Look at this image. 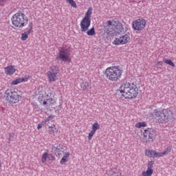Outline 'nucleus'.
<instances>
[{"label": "nucleus", "instance_id": "nucleus-1", "mask_svg": "<svg viewBox=\"0 0 176 176\" xmlns=\"http://www.w3.org/2000/svg\"><path fill=\"white\" fill-rule=\"evenodd\" d=\"M119 91L124 98H135L138 96V88L134 83L126 82L122 85Z\"/></svg>", "mask_w": 176, "mask_h": 176}, {"label": "nucleus", "instance_id": "nucleus-2", "mask_svg": "<svg viewBox=\"0 0 176 176\" xmlns=\"http://www.w3.org/2000/svg\"><path fill=\"white\" fill-rule=\"evenodd\" d=\"M153 116L157 123L164 124L174 120V115L169 109H164L162 111L155 110Z\"/></svg>", "mask_w": 176, "mask_h": 176}, {"label": "nucleus", "instance_id": "nucleus-3", "mask_svg": "<svg viewBox=\"0 0 176 176\" xmlns=\"http://www.w3.org/2000/svg\"><path fill=\"white\" fill-rule=\"evenodd\" d=\"M11 20L13 25L17 27V28H23V27H25L28 24V17L22 12L14 14Z\"/></svg>", "mask_w": 176, "mask_h": 176}, {"label": "nucleus", "instance_id": "nucleus-4", "mask_svg": "<svg viewBox=\"0 0 176 176\" xmlns=\"http://www.w3.org/2000/svg\"><path fill=\"white\" fill-rule=\"evenodd\" d=\"M105 75L107 79L111 82H118L122 76V69H119V67L113 66L108 67L105 71Z\"/></svg>", "mask_w": 176, "mask_h": 176}, {"label": "nucleus", "instance_id": "nucleus-5", "mask_svg": "<svg viewBox=\"0 0 176 176\" xmlns=\"http://www.w3.org/2000/svg\"><path fill=\"white\" fill-rule=\"evenodd\" d=\"M5 94L6 99L10 104H17V102L20 101V98H21V96L19 95V93L15 91L13 89H7Z\"/></svg>", "mask_w": 176, "mask_h": 176}, {"label": "nucleus", "instance_id": "nucleus-6", "mask_svg": "<svg viewBox=\"0 0 176 176\" xmlns=\"http://www.w3.org/2000/svg\"><path fill=\"white\" fill-rule=\"evenodd\" d=\"M93 12V10L91 8H89L85 15V17L82 19V20L80 22V28L82 32H86L89 30V27H90V24L91 23V13Z\"/></svg>", "mask_w": 176, "mask_h": 176}, {"label": "nucleus", "instance_id": "nucleus-7", "mask_svg": "<svg viewBox=\"0 0 176 176\" xmlns=\"http://www.w3.org/2000/svg\"><path fill=\"white\" fill-rule=\"evenodd\" d=\"M40 102L41 104L45 105L47 109L49 108H57V103L56 102V100L53 99V98L50 97L49 94H45L42 96V98L40 100Z\"/></svg>", "mask_w": 176, "mask_h": 176}, {"label": "nucleus", "instance_id": "nucleus-8", "mask_svg": "<svg viewBox=\"0 0 176 176\" xmlns=\"http://www.w3.org/2000/svg\"><path fill=\"white\" fill-rule=\"evenodd\" d=\"M58 56L56 57V60H61V61H64L65 63L67 61V63H71V58H69V56H71V53L69 52V50L65 47H60L58 49Z\"/></svg>", "mask_w": 176, "mask_h": 176}, {"label": "nucleus", "instance_id": "nucleus-9", "mask_svg": "<svg viewBox=\"0 0 176 176\" xmlns=\"http://www.w3.org/2000/svg\"><path fill=\"white\" fill-rule=\"evenodd\" d=\"M156 138V131L153 128H147L144 130L143 140L146 143L153 142Z\"/></svg>", "mask_w": 176, "mask_h": 176}, {"label": "nucleus", "instance_id": "nucleus-10", "mask_svg": "<svg viewBox=\"0 0 176 176\" xmlns=\"http://www.w3.org/2000/svg\"><path fill=\"white\" fill-rule=\"evenodd\" d=\"M67 151V147L64 144H55L52 146L51 152L54 153L56 157H61Z\"/></svg>", "mask_w": 176, "mask_h": 176}, {"label": "nucleus", "instance_id": "nucleus-11", "mask_svg": "<svg viewBox=\"0 0 176 176\" xmlns=\"http://www.w3.org/2000/svg\"><path fill=\"white\" fill-rule=\"evenodd\" d=\"M114 21H107L103 23L104 31L109 36H114V35H118V32L115 29V25H113Z\"/></svg>", "mask_w": 176, "mask_h": 176}, {"label": "nucleus", "instance_id": "nucleus-12", "mask_svg": "<svg viewBox=\"0 0 176 176\" xmlns=\"http://www.w3.org/2000/svg\"><path fill=\"white\" fill-rule=\"evenodd\" d=\"M146 25V21L144 19H138L132 23L133 30L136 31H142Z\"/></svg>", "mask_w": 176, "mask_h": 176}, {"label": "nucleus", "instance_id": "nucleus-13", "mask_svg": "<svg viewBox=\"0 0 176 176\" xmlns=\"http://www.w3.org/2000/svg\"><path fill=\"white\" fill-rule=\"evenodd\" d=\"M130 41V36L124 34L120 38H116L114 40V45H126Z\"/></svg>", "mask_w": 176, "mask_h": 176}, {"label": "nucleus", "instance_id": "nucleus-14", "mask_svg": "<svg viewBox=\"0 0 176 176\" xmlns=\"http://www.w3.org/2000/svg\"><path fill=\"white\" fill-rule=\"evenodd\" d=\"M97 130H100V124H98V122H96L92 125V130L89 133V135H88L89 141H90L91 138H93V135L96 134V131H97Z\"/></svg>", "mask_w": 176, "mask_h": 176}, {"label": "nucleus", "instance_id": "nucleus-15", "mask_svg": "<svg viewBox=\"0 0 176 176\" xmlns=\"http://www.w3.org/2000/svg\"><path fill=\"white\" fill-rule=\"evenodd\" d=\"M80 90L82 91H90L91 90V82H82L80 84Z\"/></svg>", "mask_w": 176, "mask_h": 176}, {"label": "nucleus", "instance_id": "nucleus-16", "mask_svg": "<svg viewBox=\"0 0 176 176\" xmlns=\"http://www.w3.org/2000/svg\"><path fill=\"white\" fill-rule=\"evenodd\" d=\"M114 23H116L115 29L117 32V35H119V34L123 31V25L119 21L116 22V21H114Z\"/></svg>", "mask_w": 176, "mask_h": 176}, {"label": "nucleus", "instance_id": "nucleus-17", "mask_svg": "<svg viewBox=\"0 0 176 176\" xmlns=\"http://www.w3.org/2000/svg\"><path fill=\"white\" fill-rule=\"evenodd\" d=\"M4 71H5V74H6V75H13V74H14V72H16V69H14V67L13 66L10 65V66L5 67Z\"/></svg>", "mask_w": 176, "mask_h": 176}, {"label": "nucleus", "instance_id": "nucleus-18", "mask_svg": "<svg viewBox=\"0 0 176 176\" xmlns=\"http://www.w3.org/2000/svg\"><path fill=\"white\" fill-rule=\"evenodd\" d=\"M28 80V78H16L12 81L11 85H19V83H21V82H27Z\"/></svg>", "mask_w": 176, "mask_h": 176}, {"label": "nucleus", "instance_id": "nucleus-19", "mask_svg": "<svg viewBox=\"0 0 176 176\" xmlns=\"http://www.w3.org/2000/svg\"><path fill=\"white\" fill-rule=\"evenodd\" d=\"M47 75L50 82H56L57 74H54L47 72Z\"/></svg>", "mask_w": 176, "mask_h": 176}, {"label": "nucleus", "instance_id": "nucleus-20", "mask_svg": "<svg viewBox=\"0 0 176 176\" xmlns=\"http://www.w3.org/2000/svg\"><path fill=\"white\" fill-rule=\"evenodd\" d=\"M31 32H33L32 30H28V31L25 32L24 33L21 34V41H27L28 38V36Z\"/></svg>", "mask_w": 176, "mask_h": 176}, {"label": "nucleus", "instance_id": "nucleus-21", "mask_svg": "<svg viewBox=\"0 0 176 176\" xmlns=\"http://www.w3.org/2000/svg\"><path fill=\"white\" fill-rule=\"evenodd\" d=\"M156 151L151 149L146 150L145 155L148 157H155Z\"/></svg>", "mask_w": 176, "mask_h": 176}, {"label": "nucleus", "instance_id": "nucleus-22", "mask_svg": "<svg viewBox=\"0 0 176 176\" xmlns=\"http://www.w3.org/2000/svg\"><path fill=\"white\" fill-rule=\"evenodd\" d=\"M155 164V161H150L147 165V171L153 173V165Z\"/></svg>", "mask_w": 176, "mask_h": 176}, {"label": "nucleus", "instance_id": "nucleus-23", "mask_svg": "<svg viewBox=\"0 0 176 176\" xmlns=\"http://www.w3.org/2000/svg\"><path fill=\"white\" fill-rule=\"evenodd\" d=\"M48 72L57 75V74L59 72L58 67L57 66H52Z\"/></svg>", "mask_w": 176, "mask_h": 176}, {"label": "nucleus", "instance_id": "nucleus-24", "mask_svg": "<svg viewBox=\"0 0 176 176\" xmlns=\"http://www.w3.org/2000/svg\"><path fill=\"white\" fill-rule=\"evenodd\" d=\"M87 31V35H88L89 36H94V35H96V30L94 29V27H93L90 30L88 29Z\"/></svg>", "mask_w": 176, "mask_h": 176}, {"label": "nucleus", "instance_id": "nucleus-25", "mask_svg": "<svg viewBox=\"0 0 176 176\" xmlns=\"http://www.w3.org/2000/svg\"><path fill=\"white\" fill-rule=\"evenodd\" d=\"M163 61L165 63V64H168V65H170V67H175V64L171 60V59H167L164 58Z\"/></svg>", "mask_w": 176, "mask_h": 176}, {"label": "nucleus", "instance_id": "nucleus-26", "mask_svg": "<svg viewBox=\"0 0 176 176\" xmlns=\"http://www.w3.org/2000/svg\"><path fill=\"white\" fill-rule=\"evenodd\" d=\"M146 123L145 122H138L135 124V127H137V129H141V127H146Z\"/></svg>", "mask_w": 176, "mask_h": 176}, {"label": "nucleus", "instance_id": "nucleus-27", "mask_svg": "<svg viewBox=\"0 0 176 176\" xmlns=\"http://www.w3.org/2000/svg\"><path fill=\"white\" fill-rule=\"evenodd\" d=\"M170 152H171V146H169L164 150V151L162 152V155H164V156L166 155H168Z\"/></svg>", "mask_w": 176, "mask_h": 176}, {"label": "nucleus", "instance_id": "nucleus-28", "mask_svg": "<svg viewBox=\"0 0 176 176\" xmlns=\"http://www.w3.org/2000/svg\"><path fill=\"white\" fill-rule=\"evenodd\" d=\"M67 3H69L72 8H77L76 3L74 0H67Z\"/></svg>", "mask_w": 176, "mask_h": 176}, {"label": "nucleus", "instance_id": "nucleus-29", "mask_svg": "<svg viewBox=\"0 0 176 176\" xmlns=\"http://www.w3.org/2000/svg\"><path fill=\"white\" fill-rule=\"evenodd\" d=\"M152 174H153V173H151V172H149V170H146V172L143 171L142 173V175L141 176H152Z\"/></svg>", "mask_w": 176, "mask_h": 176}, {"label": "nucleus", "instance_id": "nucleus-30", "mask_svg": "<svg viewBox=\"0 0 176 176\" xmlns=\"http://www.w3.org/2000/svg\"><path fill=\"white\" fill-rule=\"evenodd\" d=\"M47 159V153H44L42 156V162L45 163Z\"/></svg>", "mask_w": 176, "mask_h": 176}, {"label": "nucleus", "instance_id": "nucleus-31", "mask_svg": "<svg viewBox=\"0 0 176 176\" xmlns=\"http://www.w3.org/2000/svg\"><path fill=\"white\" fill-rule=\"evenodd\" d=\"M49 131L50 134L54 133V131H56V127L54 126L49 127Z\"/></svg>", "mask_w": 176, "mask_h": 176}, {"label": "nucleus", "instance_id": "nucleus-32", "mask_svg": "<svg viewBox=\"0 0 176 176\" xmlns=\"http://www.w3.org/2000/svg\"><path fill=\"white\" fill-rule=\"evenodd\" d=\"M164 155H163V153H157L155 151V155H154V157H163Z\"/></svg>", "mask_w": 176, "mask_h": 176}, {"label": "nucleus", "instance_id": "nucleus-33", "mask_svg": "<svg viewBox=\"0 0 176 176\" xmlns=\"http://www.w3.org/2000/svg\"><path fill=\"white\" fill-rule=\"evenodd\" d=\"M68 162V160L67 158L63 157V158L60 160V164H64L65 163H67Z\"/></svg>", "mask_w": 176, "mask_h": 176}, {"label": "nucleus", "instance_id": "nucleus-34", "mask_svg": "<svg viewBox=\"0 0 176 176\" xmlns=\"http://www.w3.org/2000/svg\"><path fill=\"white\" fill-rule=\"evenodd\" d=\"M69 155H70L69 153H66L65 151V153L63 154V157L67 159V157H69Z\"/></svg>", "mask_w": 176, "mask_h": 176}, {"label": "nucleus", "instance_id": "nucleus-35", "mask_svg": "<svg viewBox=\"0 0 176 176\" xmlns=\"http://www.w3.org/2000/svg\"><path fill=\"white\" fill-rule=\"evenodd\" d=\"M47 159L48 160H53V159H54V157H53V155H47Z\"/></svg>", "mask_w": 176, "mask_h": 176}, {"label": "nucleus", "instance_id": "nucleus-36", "mask_svg": "<svg viewBox=\"0 0 176 176\" xmlns=\"http://www.w3.org/2000/svg\"><path fill=\"white\" fill-rule=\"evenodd\" d=\"M29 27H30L29 30H31V31H32V22L29 23Z\"/></svg>", "mask_w": 176, "mask_h": 176}, {"label": "nucleus", "instance_id": "nucleus-37", "mask_svg": "<svg viewBox=\"0 0 176 176\" xmlns=\"http://www.w3.org/2000/svg\"><path fill=\"white\" fill-rule=\"evenodd\" d=\"M157 65H158V66H162V65H163V61H159V62H157Z\"/></svg>", "mask_w": 176, "mask_h": 176}, {"label": "nucleus", "instance_id": "nucleus-38", "mask_svg": "<svg viewBox=\"0 0 176 176\" xmlns=\"http://www.w3.org/2000/svg\"><path fill=\"white\" fill-rule=\"evenodd\" d=\"M13 137H14V133H10L9 138H13Z\"/></svg>", "mask_w": 176, "mask_h": 176}, {"label": "nucleus", "instance_id": "nucleus-39", "mask_svg": "<svg viewBox=\"0 0 176 176\" xmlns=\"http://www.w3.org/2000/svg\"><path fill=\"white\" fill-rule=\"evenodd\" d=\"M42 126H43L42 124H39L37 126L38 130H39L40 129H42Z\"/></svg>", "mask_w": 176, "mask_h": 176}, {"label": "nucleus", "instance_id": "nucleus-40", "mask_svg": "<svg viewBox=\"0 0 176 176\" xmlns=\"http://www.w3.org/2000/svg\"><path fill=\"white\" fill-rule=\"evenodd\" d=\"M8 0H0V3L1 2H6Z\"/></svg>", "mask_w": 176, "mask_h": 176}, {"label": "nucleus", "instance_id": "nucleus-41", "mask_svg": "<svg viewBox=\"0 0 176 176\" xmlns=\"http://www.w3.org/2000/svg\"><path fill=\"white\" fill-rule=\"evenodd\" d=\"M47 120L49 121V120H52V117H49L48 118H47Z\"/></svg>", "mask_w": 176, "mask_h": 176}, {"label": "nucleus", "instance_id": "nucleus-42", "mask_svg": "<svg viewBox=\"0 0 176 176\" xmlns=\"http://www.w3.org/2000/svg\"><path fill=\"white\" fill-rule=\"evenodd\" d=\"M1 167H2V164L1 163V161H0V170H1Z\"/></svg>", "mask_w": 176, "mask_h": 176}, {"label": "nucleus", "instance_id": "nucleus-43", "mask_svg": "<svg viewBox=\"0 0 176 176\" xmlns=\"http://www.w3.org/2000/svg\"><path fill=\"white\" fill-rule=\"evenodd\" d=\"M10 138H10V137H9V139H8V140H9V141H10Z\"/></svg>", "mask_w": 176, "mask_h": 176}, {"label": "nucleus", "instance_id": "nucleus-44", "mask_svg": "<svg viewBox=\"0 0 176 176\" xmlns=\"http://www.w3.org/2000/svg\"><path fill=\"white\" fill-rule=\"evenodd\" d=\"M0 5H1V3H0Z\"/></svg>", "mask_w": 176, "mask_h": 176}, {"label": "nucleus", "instance_id": "nucleus-45", "mask_svg": "<svg viewBox=\"0 0 176 176\" xmlns=\"http://www.w3.org/2000/svg\"><path fill=\"white\" fill-rule=\"evenodd\" d=\"M175 94H176V93H175Z\"/></svg>", "mask_w": 176, "mask_h": 176}]
</instances>
